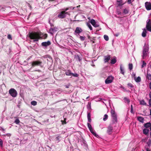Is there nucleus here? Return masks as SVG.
I'll use <instances>...</instances> for the list:
<instances>
[{
  "mask_svg": "<svg viewBox=\"0 0 151 151\" xmlns=\"http://www.w3.org/2000/svg\"><path fill=\"white\" fill-rule=\"evenodd\" d=\"M29 35V37L31 39L33 40L34 42L38 41L39 39H45L47 36V34H44L41 32H30Z\"/></svg>",
  "mask_w": 151,
  "mask_h": 151,
  "instance_id": "1",
  "label": "nucleus"
},
{
  "mask_svg": "<svg viewBox=\"0 0 151 151\" xmlns=\"http://www.w3.org/2000/svg\"><path fill=\"white\" fill-rule=\"evenodd\" d=\"M67 14H69V13L65 11H62L58 14V17L60 19H63L65 18Z\"/></svg>",
  "mask_w": 151,
  "mask_h": 151,
  "instance_id": "2",
  "label": "nucleus"
},
{
  "mask_svg": "<svg viewBox=\"0 0 151 151\" xmlns=\"http://www.w3.org/2000/svg\"><path fill=\"white\" fill-rule=\"evenodd\" d=\"M9 94L13 97H15L17 95V91L14 88L10 89L9 91Z\"/></svg>",
  "mask_w": 151,
  "mask_h": 151,
  "instance_id": "3",
  "label": "nucleus"
},
{
  "mask_svg": "<svg viewBox=\"0 0 151 151\" xmlns=\"http://www.w3.org/2000/svg\"><path fill=\"white\" fill-rule=\"evenodd\" d=\"M146 27L148 31L151 32V22L150 19H148L147 21Z\"/></svg>",
  "mask_w": 151,
  "mask_h": 151,
  "instance_id": "4",
  "label": "nucleus"
},
{
  "mask_svg": "<svg viewBox=\"0 0 151 151\" xmlns=\"http://www.w3.org/2000/svg\"><path fill=\"white\" fill-rule=\"evenodd\" d=\"M83 32V30L80 27H77L74 32V34L77 36L79 35L80 33Z\"/></svg>",
  "mask_w": 151,
  "mask_h": 151,
  "instance_id": "5",
  "label": "nucleus"
},
{
  "mask_svg": "<svg viewBox=\"0 0 151 151\" xmlns=\"http://www.w3.org/2000/svg\"><path fill=\"white\" fill-rule=\"evenodd\" d=\"M114 79V77L112 76H109L105 81V83L106 84L111 83Z\"/></svg>",
  "mask_w": 151,
  "mask_h": 151,
  "instance_id": "6",
  "label": "nucleus"
},
{
  "mask_svg": "<svg viewBox=\"0 0 151 151\" xmlns=\"http://www.w3.org/2000/svg\"><path fill=\"white\" fill-rule=\"evenodd\" d=\"M148 47H145L144 46V48L143 50V55H142V57L143 59L145 58V57H146V56L147 55L148 52Z\"/></svg>",
  "mask_w": 151,
  "mask_h": 151,
  "instance_id": "7",
  "label": "nucleus"
},
{
  "mask_svg": "<svg viewBox=\"0 0 151 151\" xmlns=\"http://www.w3.org/2000/svg\"><path fill=\"white\" fill-rule=\"evenodd\" d=\"M42 62L39 61H33L32 63V66L34 67L35 65L40 66L41 67H42L43 65L41 64Z\"/></svg>",
  "mask_w": 151,
  "mask_h": 151,
  "instance_id": "8",
  "label": "nucleus"
},
{
  "mask_svg": "<svg viewBox=\"0 0 151 151\" xmlns=\"http://www.w3.org/2000/svg\"><path fill=\"white\" fill-rule=\"evenodd\" d=\"M145 6L147 10H150L151 9V3L150 2H146L145 3Z\"/></svg>",
  "mask_w": 151,
  "mask_h": 151,
  "instance_id": "9",
  "label": "nucleus"
},
{
  "mask_svg": "<svg viewBox=\"0 0 151 151\" xmlns=\"http://www.w3.org/2000/svg\"><path fill=\"white\" fill-rule=\"evenodd\" d=\"M90 23L92 25L95 27H98L99 26V24L97 23H96L95 20L93 19H92L91 20Z\"/></svg>",
  "mask_w": 151,
  "mask_h": 151,
  "instance_id": "10",
  "label": "nucleus"
},
{
  "mask_svg": "<svg viewBox=\"0 0 151 151\" xmlns=\"http://www.w3.org/2000/svg\"><path fill=\"white\" fill-rule=\"evenodd\" d=\"M107 133L109 134H111L113 130V126L111 124H110L108 127Z\"/></svg>",
  "mask_w": 151,
  "mask_h": 151,
  "instance_id": "11",
  "label": "nucleus"
},
{
  "mask_svg": "<svg viewBox=\"0 0 151 151\" xmlns=\"http://www.w3.org/2000/svg\"><path fill=\"white\" fill-rule=\"evenodd\" d=\"M51 45V42L48 41L47 42H43L41 43V45L42 46L47 47Z\"/></svg>",
  "mask_w": 151,
  "mask_h": 151,
  "instance_id": "12",
  "label": "nucleus"
},
{
  "mask_svg": "<svg viewBox=\"0 0 151 151\" xmlns=\"http://www.w3.org/2000/svg\"><path fill=\"white\" fill-rule=\"evenodd\" d=\"M57 28L56 27L51 28L50 29L49 33L50 34L53 35L54 33L57 31Z\"/></svg>",
  "mask_w": 151,
  "mask_h": 151,
  "instance_id": "13",
  "label": "nucleus"
},
{
  "mask_svg": "<svg viewBox=\"0 0 151 151\" xmlns=\"http://www.w3.org/2000/svg\"><path fill=\"white\" fill-rule=\"evenodd\" d=\"M116 2L117 4L119 6H121L124 4V3H123L122 0H117Z\"/></svg>",
  "mask_w": 151,
  "mask_h": 151,
  "instance_id": "14",
  "label": "nucleus"
},
{
  "mask_svg": "<svg viewBox=\"0 0 151 151\" xmlns=\"http://www.w3.org/2000/svg\"><path fill=\"white\" fill-rule=\"evenodd\" d=\"M89 129L91 132V133L92 134H93V135H94V136L97 137H99V135L96 134L95 131L93 130V128H92Z\"/></svg>",
  "mask_w": 151,
  "mask_h": 151,
  "instance_id": "15",
  "label": "nucleus"
},
{
  "mask_svg": "<svg viewBox=\"0 0 151 151\" xmlns=\"http://www.w3.org/2000/svg\"><path fill=\"white\" fill-rule=\"evenodd\" d=\"M110 56L109 55L104 57V61L105 63L107 62L110 59Z\"/></svg>",
  "mask_w": 151,
  "mask_h": 151,
  "instance_id": "16",
  "label": "nucleus"
},
{
  "mask_svg": "<svg viewBox=\"0 0 151 151\" xmlns=\"http://www.w3.org/2000/svg\"><path fill=\"white\" fill-rule=\"evenodd\" d=\"M111 113L112 117L117 116V115L114 110L112 109L111 110Z\"/></svg>",
  "mask_w": 151,
  "mask_h": 151,
  "instance_id": "17",
  "label": "nucleus"
},
{
  "mask_svg": "<svg viewBox=\"0 0 151 151\" xmlns=\"http://www.w3.org/2000/svg\"><path fill=\"white\" fill-rule=\"evenodd\" d=\"M143 31L142 33V35L143 37H145L146 35V29L145 28H144L143 29Z\"/></svg>",
  "mask_w": 151,
  "mask_h": 151,
  "instance_id": "18",
  "label": "nucleus"
},
{
  "mask_svg": "<svg viewBox=\"0 0 151 151\" xmlns=\"http://www.w3.org/2000/svg\"><path fill=\"white\" fill-rule=\"evenodd\" d=\"M134 79L136 82L137 83H138L140 82L141 81V78L140 77L138 76L137 78L136 77H134Z\"/></svg>",
  "mask_w": 151,
  "mask_h": 151,
  "instance_id": "19",
  "label": "nucleus"
},
{
  "mask_svg": "<svg viewBox=\"0 0 151 151\" xmlns=\"http://www.w3.org/2000/svg\"><path fill=\"white\" fill-rule=\"evenodd\" d=\"M116 57H114L111 60V63L112 64H114L116 62Z\"/></svg>",
  "mask_w": 151,
  "mask_h": 151,
  "instance_id": "20",
  "label": "nucleus"
},
{
  "mask_svg": "<svg viewBox=\"0 0 151 151\" xmlns=\"http://www.w3.org/2000/svg\"><path fill=\"white\" fill-rule=\"evenodd\" d=\"M149 70H148L147 73V78L149 80H151V74L149 73Z\"/></svg>",
  "mask_w": 151,
  "mask_h": 151,
  "instance_id": "21",
  "label": "nucleus"
},
{
  "mask_svg": "<svg viewBox=\"0 0 151 151\" xmlns=\"http://www.w3.org/2000/svg\"><path fill=\"white\" fill-rule=\"evenodd\" d=\"M65 74L68 76H72V73L70 70H67L65 72Z\"/></svg>",
  "mask_w": 151,
  "mask_h": 151,
  "instance_id": "22",
  "label": "nucleus"
},
{
  "mask_svg": "<svg viewBox=\"0 0 151 151\" xmlns=\"http://www.w3.org/2000/svg\"><path fill=\"white\" fill-rule=\"evenodd\" d=\"M120 69L121 71V73L123 75H124V68L122 67V65H121L120 66Z\"/></svg>",
  "mask_w": 151,
  "mask_h": 151,
  "instance_id": "23",
  "label": "nucleus"
},
{
  "mask_svg": "<svg viewBox=\"0 0 151 151\" xmlns=\"http://www.w3.org/2000/svg\"><path fill=\"white\" fill-rule=\"evenodd\" d=\"M144 126L145 128H148L150 127L151 126V123L150 122L147 123L145 124Z\"/></svg>",
  "mask_w": 151,
  "mask_h": 151,
  "instance_id": "24",
  "label": "nucleus"
},
{
  "mask_svg": "<svg viewBox=\"0 0 151 151\" xmlns=\"http://www.w3.org/2000/svg\"><path fill=\"white\" fill-rule=\"evenodd\" d=\"M112 121L113 123H115L117 122V116L112 117Z\"/></svg>",
  "mask_w": 151,
  "mask_h": 151,
  "instance_id": "25",
  "label": "nucleus"
},
{
  "mask_svg": "<svg viewBox=\"0 0 151 151\" xmlns=\"http://www.w3.org/2000/svg\"><path fill=\"white\" fill-rule=\"evenodd\" d=\"M123 99L124 102L126 103H129L130 102V100L127 97H124Z\"/></svg>",
  "mask_w": 151,
  "mask_h": 151,
  "instance_id": "26",
  "label": "nucleus"
},
{
  "mask_svg": "<svg viewBox=\"0 0 151 151\" xmlns=\"http://www.w3.org/2000/svg\"><path fill=\"white\" fill-rule=\"evenodd\" d=\"M149 130L147 129H145L143 130V133L145 134H147L149 132Z\"/></svg>",
  "mask_w": 151,
  "mask_h": 151,
  "instance_id": "27",
  "label": "nucleus"
},
{
  "mask_svg": "<svg viewBox=\"0 0 151 151\" xmlns=\"http://www.w3.org/2000/svg\"><path fill=\"white\" fill-rule=\"evenodd\" d=\"M138 120L141 122H144V118L142 117H138Z\"/></svg>",
  "mask_w": 151,
  "mask_h": 151,
  "instance_id": "28",
  "label": "nucleus"
},
{
  "mask_svg": "<svg viewBox=\"0 0 151 151\" xmlns=\"http://www.w3.org/2000/svg\"><path fill=\"white\" fill-rule=\"evenodd\" d=\"M60 138H61V137L60 136H58V137H57L55 138V141L57 142H59L60 141Z\"/></svg>",
  "mask_w": 151,
  "mask_h": 151,
  "instance_id": "29",
  "label": "nucleus"
},
{
  "mask_svg": "<svg viewBox=\"0 0 151 151\" xmlns=\"http://www.w3.org/2000/svg\"><path fill=\"white\" fill-rule=\"evenodd\" d=\"M87 25L89 27L91 30H93L92 27L89 23H87Z\"/></svg>",
  "mask_w": 151,
  "mask_h": 151,
  "instance_id": "30",
  "label": "nucleus"
},
{
  "mask_svg": "<svg viewBox=\"0 0 151 151\" xmlns=\"http://www.w3.org/2000/svg\"><path fill=\"white\" fill-rule=\"evenodd\" d=\"M129 11V10L128 9H125L124 10L123 13L124 14H126L128 13Z\"/></svg>",
  "mask_w": 151,
  "mask_h": 151,
  "instance_id": "31",
  "label": "nucleus"
},
{
  "mask_svg": "<svg viewBox=\"0 0 151 151\" xmlns=\"http://www.w3.org/2000/svg\"><path fill=\"white\" fill-rule=\"evenodd\" d=\"M108 118V116L107 114H105L104 115L103 120L104 121H106Z\"/></svg>",
  "mask_w": 151,
  "mask_h": 151,
  "instance_id": "32",
  "label": "nucleus"
},
{
  "mask_svg": "<svg viewBox=\"0 0 151 151\" xmlns=\"http://www.w3.org/2000/svg\"><path fill=\"white\" fill-rule=\"evenodd\" d=\"M31 104L33 105V106H35L37 105V102L35 101H32L31 102Z\"/></svg>",
  "mask_w": 151,
  "mask_h": 151,
  "instance_id": "33",
  "label": "nucleus"
},
{
  "mask_svg": "<svg viewBox=\"0 0 151 151\" xmlns=\"http://www.w3.org/2000/svg\"><path fill=\"white\" fill-rule=\"evenodd\" d=\"M133 68V65L132 63H129V69L131 70Z\"/></svg>",
  "mask_w": 151,
  "mask_h": 151,
  "instance_id": "34",
  "label": "nucleus"
},
{
  "mask_svg": "<svg viewBox=\"0 0 151 151\" xmlns=\"http://www.w3.org/2000/svg\"><path fill=\"white\" fill-rule=\"evenodd\" d=\"M14 122L17 124H18L20 122V121L19 119H17L15 120Z\"/></svg>",
  "mask_w": 151,
  "mask_h": 151,
  "instance_id": "35",
  "label": "nucleus"
},
{
  "mask_svg": "<svg viewBox=\"0 0 151 151\" xmlns=\"http://www.w3.org/2000/svg\"><path fill=\"white\" fill-rule=\"evenodd\" d=\"M104 39L106 40V41H108L109 40V38L108 36L107 35H104Z\"/></svg>",
  "mask_w": 151,
  "mask_h": 151,
  "instance_id": "36",
  "label": "nucleus"
},
{
  "mask_svg": "<svg viewBox=\"0 0 151 151\" xmlns=\"http://www.w3.org/2000/svg\"><path fill=\"white\" fill-rule=\"evenodd\" d=\"M0 146L2 148L3 147V142L2 140L0 139Z\"/></svg>",
  "mask_w": 151,
  "mask_h": 151,
  "instance_id": "37",
  "label": "nucleus"
},
{
  "mask_svg": "<svg viewBox=\"0 0 151 151\" xmlns=\"http://www.w3.org/2000/svg\"><path fill=\"white\" fill-rule=\"evenodd\" d=\"M127 85L128 86V87L130 88H132L134 87L132 84L131 83H128L127 84Z\"/></svg>",
  "mask_w": 151,
  "mask_h": 151,
  "instance_id": "38",
  "label": "nucleus"
},
{
  "mask_svg": "<svg viewBox=\"0 0 151 151\" xmlns=\"http://www.w3.org/2000/svg\"><path fill=\"white\" fill-rule=\"evenodd\" d=\"M80 38L81 40L83 41L85 40V37L84 36H80Z\"/></svg>",
  "mask_w": 151,
  "mask_h": 151,
  "instance_id": "39",
  "label": "nucleus"
},
{
  "mask_svg": "<svg viewBox=\"0 0 151 151\" xmlns=\"http://www.w3.org/2000/svg\"><path fill=\"white\" fill-rule=\"evenodd\" d=\"M140 104H142V105L146 104V103H145V101H144L143 100H142L140 101Z\"/></svg>",
  "mask_w": 151,
  "mask_h": 151,
  "instance_id": "40",
  "label": "nucleus"
},
{
  "mask_svg": "<svg viewBox=\"0 0 151 151\" xmlns=\"http://www.w3.org/2000/svg\"><path fill=\"white\" fill-rule=\"evenodd\" d=\"M7 38L10 40H12V38L11 35H8L7 36Z\"/></svg>",
  "mask_w": 151,
  "mask_h": 151,
  "instance_id": "41",
  "label": "nucleus"
},
{
  "mask_svg": "<svg viewBox=\"0 0 151 151\" xmlns=\"http://www.w3.org/2000/svg\"><path fill=\"white\" fill-rule=\"evenodd\" d=\"M72 76H73L74 77H78V75L77 73H75L74 74L73 73H72Z\"/></svg>",
  "mask_w": 151,
  "mask_h": 151,
  "instance_id": "42",
  "label": "nucleus"
},
{
  "mask_svg": "<svg viewBox=\"0 0 151 151\" xmlns=\"http://www.w3.org/2000/svg\"><path fill=\"white\" fill-rule=\"evenodd\" d=\"M87 124H88V128L89 129L92 128L91 125V124L90 123H88Z\"/></svg>",
  "mask_w": 151,
  "mask_h": 151,
  "instance_id": "43",
  "label": "nucleus"
},
{
  "mask_svg": "<svg viewBox=\"0 0 151 151\" xmlns=\"http://www.w3.org/2000/svg\"><path fill=\"white\" fill-rule=\"evenodd\" d=\"M146 63L144 61H143L142 64V68L144 67L145 66H146Z\"/></svg>",
  "mask_w": 151,
  "mask_h": 151,
  "instance_id": "44",
  "label": "nucleus"
},
{
  "mask_svg": "<svg viewBox=\"0 0 151 151\" xmlns=\"http://www.w3.org/2000/svg\"><path fill=\"white\" fill-rule=\"evenodd\" d=\"M4 136H7V137H10V136H11V134L10 133H7L5 134L4 135Z\"/></svg>",
  "mask_w": 151,
  "mask_h": 151,
  "instance_id": "45",
  "label": "nucleus"
},
{
  "mask_svg": "<svg viewBox=\"0 0 151 151\" xmlns=\"http://www.w3.org/2000/svg\"><path fill=\"white\" fill-rule=\"evenodd\" d=\"M0 130L4 133V132L5 131V129H3L2 127H0Z\"/></svg>",
  "mask_w": 151,
  "mask_h": 151,
  "instance_id": "46",
  "label": "nucleus"
},
{
  "mask_svg": "<svg viewBox=\"0 0 151 151\" xmlns=\"http://www.w3.org/2000/svg\"><path fill=\"white\" fill-rule=\"evenodd\" d=\"M91 114L90 113H88L87 114V118H91Z\"/></svg>",
  "mask_w": 151,
  "mask_h": 151,
  "instance_id": "47",
  "label": "nucleus"
},
{
  "mask_svg": "<svg viewBox=\"0 0 151 151\" xmlns=\"http://www.w3.org/2000/svg\"><path fill=\"white\" fill-rule=\"evenodd\" d=\"M77 58L78 59V60L79 61H80L81 60V58L79 57L78 55L77 56Z\"/></svg>",
  "mask_w": 151,
  "mask_h": 151,
  "instance_id": "48",
  "label": "nucleus"
},
{
  "mask_svg": "<svg viewBox=\"0 0 151 151\" xmlns=\"http://www.w3.org/2000/svg\"><path fill=\"white\" fill-rule=\"evenodd\" d=\"M119 35V33H117L116 34H114V35L116 37H118Z\"/></svg>",
  "mask_w": 151,
  "mask_h": 151,
  "instance_id": "49",
  "label": "nucleus"
},
{
  "mask_svg": "<svg viewBox=\"0 0 151 151\" xmlns=\"http://www.w3.org/2000/svg\"><path fill=\"white\" fill-rule=\"evenodd\" d=\"M68 9H69L68 8H66L63 9V11H65L66 12V11L68 10Z\"/></svg>",
  "mask_w": 151,
  "mask_h": 151,
  "instance_id": "50",
  "label": "nucleus"
},
{
  "mask_svg": "<svg viewBox=\"0 0 151 151\" xmlns=\"http://www.w3.org/2000/svg\"><path fill=\"white\" fill-rule=\"evenodd\" d=\"M64 121H61V122H62V123L63 124V123L64 122V124H65L66 123V121H65V119H66V118H65L64 119Z\"/></svg>",
  "mask_w": 151,
  "mask_h": 151,
  "instance_id": "51",
  "label": "nucleus"
},
{
  "mask_svg": "<svg viewBox=\"0 0 151 151\" xmlns=\"http://www.w3.org/2000/svg\"><path fill=\"white\" fill-rule=\"evenodd\" d=\"M133 111V107H132V105L131 106V112L132 113V112Z\"/></svg>",
  "mask_w": 151,
  "mask_h": 151,
  "instance_id": "52",
  "label": "nucleus"
},
{
  "mask_svg": "<svg viewBox=\"0 0 151 151\" xmlns=\"http://www.w3.org/2000/svg\"><path fill=\"white\" fill-rule=\"evenodd\" d=\"M149 105L151 106V99H150V100L149 101Z\"/></svg>",
  "mask_w": 151,
  "mask_h": 151,
  "instance_id": "53",
  "label": "nucleus"
},
{
  "mask_svg": "<svg viewBox=\"0 0 151 151\" xmlns=\"http://www.w3.org/2000/svg\"><path fill=\"white\" fill-rule=\"evenodd\" d=\"M88 121L89 122H91V118H88Z\"/></svg>",
  "mask_w": 151,
  "mask_h": 151,
  "instance_id": "54",
  "label": "nucleus"
},
{
  "mask_svg": "<svg viewBox=\"0 0 151 151\" xmlns=\"http://www.w3.org/2000/svg\"><path fill=\"white\" fill-rule=\"evenodd\" d=\"M150 89H151V83H150Z\"/></svg>",
  "mask_w": 151,
  "mask_h": 151,
  "instance_id": "55",
  "label": "nucleus"
},
{
  "mask_svg": "<svg viewBox=\"0 0 151 151\" xmlns=\"http://www.w3.org/2000/svg\"><path fill=\"white\" fill-rule=\"evenodd\" d=\"M132 75H133V76H135V75H136V74H135V73H132Z\"/></svg>",
  "mask_w": 151,
  "mask_h": 151,
  "instance_id": "56",
  "label": "nucleus"
},
{
  "mask_svg": "<svg viewBox=\"0 0 151 151\" xmlns=\"http://www.w3.org/2000/svg\"><path fill=\"white\" fill-rule=\"evenodd\" d=\"M66 88H69V86H66Z\"/></svg>",
  "mask_w": 151,
  "mask_h": 151,
  "instance_id": "57",
  "label": "nucleus"
},
{
  "mask_svg": "<svg viewBox=\"0 0 151 151\" xmlns=\"http://www.w3.org/2000/svg\"><path fill=\"white\" fill-rule=\"evenodd\" d=\"M37 71H38V72H40V70H37Z\"/></svg>",
  "mask_w": 151,
  "mask_h": 151,
  "instance_id": "58",
  "label": "nucleus"
},
{
  "mask_svg": "<svg viewBox=\"0 0 151 151\" xmlns=\"http://www.w3.org/2000/svg\"><path fill=\"white\" fill-rule=\"evenodd\" d=\"M4 9V7H2V8H1V9Z\"/></svg>",
  "mask_w": 151,
  "mask_h": 151,
  "instance_id": "59",
  "label": "nucleus"
},
{
  "mask_svg": "<svg viewBox=\"0 0 151 151\" xmlns=\"http://www.w3.org/2000/svg\"><path fill=\"white\" fill-rule=\"evenodd\" d=\"M150 115H151V109H150Z\"/></svg>",
  "mask_w": 151,
  "mask_h": 151,
  "instance_id": "60",
  "label": "nucleus"
},
{
  "mask_svg": "<svg viewBox=\"0 0 151 151\" xmlns=\"http://www.w3.org/2000/svg\"><path fill=\"white\" fill-rule=\"evenodd\" d=\"M50 26L52 27L53 26V25L52 24H50Z\"/></svg>",
  "mask_w": 151,
  "mask_h": 151,
  "instance_id": "61",
  "label": "nucleus"
},
{
  "mask_svg": "<svg viewBox=\"0 0 151 151\" xmlns=\"http://www.w3.org/2000/svg\"><path fill=\"white\" fill-rule=\"evenodd\" d=\"M150 99H151V95L150 94Z\"/></svg>",
  "mask_w": 151,
  "mask_h": 151,
  "instance_id": "62",
  "label": "nucleus"
},
{
  "mask_svg": "<svg viewBox=\"0 0 151 151\" xmlns=\"http://www.w3.org/2000/svg\"><path fill=\"white\" fill-rule=\"evenodd\" d=\"M150 130L151 131V126L150 127Z\"/></svg>",
  "mask_w": 151,
  "mask_h": 151,
  "instance_id": "63",
  "label": "nucleus"
},
{
  "mask_svg": "<svg viewBox=\"0 0 151 151\" xmlns=\"http://www.w3.org/2000/svg\"><path fill=\"white\" fill-rule=\"evenodd\" d=\"M147 151H150V150H148V149L147 150Z\"/></svg>",
  "mask_w": 151,
  "mask_h": 151,
  "instance_id": "64",
  "label": "nucleus"
}]
</instances>
